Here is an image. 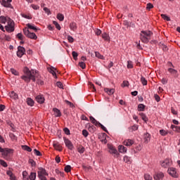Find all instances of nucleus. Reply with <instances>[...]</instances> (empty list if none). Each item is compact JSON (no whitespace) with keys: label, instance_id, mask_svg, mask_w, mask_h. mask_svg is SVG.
Returning a JSON list of instances; mask_svg holds the SVG:
<instances>
[{"label":"nucleus","instance_id":"nucleus-1","mask_svg":"<svg viewBox=\"0 0 180 180\" xmlns=\"http://www.w3.org/2000/svg\"><path fill=\"white\" fill-rule=\"evenodd\" d=\"M24 73L25 75L21 76V79H23L25 82H30V80L33 81V82H36V77H37V70H29V68H25L24 69Z\"/></svg>","mask_w":180,"mask_h":180},{"label":"nucleus","instance_id":"nucleus-2","mask_svg":"<svg viewBox=\"0 0 180 180\" xmlns=\"http://www.w3.org/2000/svg\"><path fill=\"white\" fill-rule=\"evenodd\" d=\"M153 32L151 31H141L140 33V39L143 43H148L151 40Z\"/></svg>","mask_w":180,"mask_h":180},{"label":"nucleus","instance_id":"nucleus-3","mask_svg":"<svg viewBox=\"0 0 180 180\" xmlns=\"http://www.w3.org/2000/svg\"><path fill=\"white\" fill-rule=\"evenodd\" d=\"M23 33L25 36H26V37H27L28 39L37 40V35H36L34 32H30V31H29V29L27 27H25L23 29Z\"/></svg>","mask_w":180,"mask_h":180},{"label":"nucleus","instance_id":"nucleus-4","mask_svg":"<svg viewBox=\"0 0 180 180\" xmlns=\"http://www.w3.org/2000/svg\"><path fill=\"white\" fill-rule=\"evenodd\" d=\"M160 164L162 168H169L172 165V160L169 158H166L164 160H161Z\"/></svg>","mask_w":180,"mask_h":180},{"label":"nucleus","instance_id":"nucleus-5","mask_svg":"<svg viewBox=\"0 0 180 180\" xmlns=\"http://www.w3.org/2000/svg\"><path fill=\"white\" fill-rule=\"evenodd\" d=\"M167 172L171 176H172V178H178V176H179V174L176 172L175 167H169L167 169Z\"/></svg>","mask_w":180,"mask_h":180},{"label":"nucleus","instance_id":"nucleus-6","mask_svg":"<svg viewBox=\"0 0 180 180\" xmlns=\"http://www.w3.org/2000/svg\"><path fill=\"white\" fill-rule=\"evenodd\" d=\"M108 148L109 149L108 153H110V154L119 157L120 154L117 153V150L115 147H113L112 145L108 144Z\"/></svg>","mask_w":180,"mask_h":180},{"label":"nucleus","instance_id":"nucleus-7","mask_svg":"<svg viewBox=\"0 0 180 180\" xmlns=\"http://www.w3.org/2000/svg\"><path fill=\"white\" fill-rule=\"evenodd\" d=\"M25 53H26V49H25V47L21 46H19L18 47V51H17L18 57H19L20 58H22V57L25 56Z\"/></svg>","mask_w":180,"mask_h":180},{"label":"nucleus","instance_id":"nucleus-8","mask_svg":"<svg viewBox=\"0 0 180 180\" xmlns=\"http://www.w3.org/2000/svg\"><path fill=\"white\" fill-rule=\"evenodd\" d=\"M63 140H64V143H65L66 147L68 148V150L74 149V144H72V142H71V141H70V139L64 137Z\"/></svg>","mask_w":180,"mask_h":180},{"label":"nucleus","instance_id":"nucleus-9","mask_svg":"<svg viewBox=\"0 0 180 180\" xmlns=\"http://www.w3.org/2000/svg\"><path fill=\"white\" fill-rule=\"evenodd\" d=\"M164 173L162 172H156L153 175V178L155 180H164Z\"/></svg>","mask_w":180,"mask_h":180},{"label":"nucleus","instance_id":"nucleus-10","mask_svg":"<svg viewBox=\"0 0 180 180\" xmlns=\"http://www.w3.org/2000/svg\"><path fill=\"white\" fill-rule=\"evenodd\" d=\"M48 71L49 72H50V74H52L54 78H57V73L56 72V71H57V69L56 68L51 66L48 68Z\"/></svg>","mask_w":180,"mask_h":180},{"label":"nucleus","instance_id":"nucleus-11","mask_svg":"<svg viewBox=\"0 0 180 180\" xmlns=\"http://www.w3.org/2000/svg\"><path fill=\"white\" fill-rule=\"evenodd\" d=\"M38 171V176H49V173L42 167H40Z\"/></svg>","mask_w":180,"mask_h":180},{"label":"nucleus","instance_id":"nucleus-12","mask_svg":"<svg viewBox=\"0 0 180 180\" xmlns=\"http://www.w3.org/2000/svg\"><path fill=\"white\" fill-rule=\"evenodd\" d=\"M0 2L2 6H4V8H11V9L13 8V7L12 6V4H11V3H9L8 1H6V0H2Z\"/></svg>","mask_w":180,"mask_h":180},{"label":"nucleus","instance_id":"nucleus-13","mask_svg":"<svg viewBox=\"0 0 180 180\" xmlns=\"http://www.w3.org/2000/svg\"><path fill=\"white\" fill-rule=\"evenodd\" d=\"M123 144L127 147H131V145L134 144V141L131 139H126L125 141H124Z\"/></svg>","mask_w":180,"mask_h":180},{"label":"nucleus","instance_id":"nucleus-14","mask_svg":"<svg viewBox=\"0 0 180 180\" xmlns=\"http://www.w3.org/2000/svg\"><path fill=\"white\" fill-rule=\"evenodd\" d=\"M35 99L38 103H44V97L41 95L37 96Z\"/></svg>","mask_w":180,"mask_h":180},{"label":"nucleus","instance_id":"nucleus-15","mask_svg":"<svg viewBox=\"0 0 180 180\" xmlns=\"http://www.w3.org/2000/svg\"><path fill=\"white\" fill-rule=\"evenodd\" d=\"M1 153H2L3 155H5L6 157L11 153H13V150L11 149V148H4V151Z\"/></svg>","mask_w":180,"mask_h":180},{"label":"nucleus","instance_id":"nucleus-16","mask_svg":"<svg viewBox=\"0 0 180 180\" xmlns=\"http://www.w3.org/2000/svg\"><path fill=\"white\" fill-rule=\"evenodd\" d=\"M53 110L54 112L55 117H61V111L58 110L57 108H53Z\"/></svg>","mask_w":180,"mask_h":180},{"label":"nucleus","instance_id":"nucleus-17","mask_svg":"<svg viewBox=\"0 0 180 180\" xmlns=\"http://www.w3.org/2000/svg\"><path fill=\"white\" fill-rule=\"evenodd\" d=\"M104 92L108 94V95H113L115 94V89H109V88H105Z\"/></svg>","mask_w":180,"mask_h":180},{"label":"nucleus","instance_id":"nucleus-18","mask_svg":"<svg viewBox=\"0 0 180 180\" xmlns=\"http://www.w3.org/2000/svg\"><path fill=\"white\" fill-rule=\"evenodd\" d=\"M69 26L70 30H72V32H75V30H77V29L78 28V27L77 26V23L74 22H70Z\"/></svg>","mask_w":180,"mask_h":180},{"label":"nucleus","instance_id":"nucleus-19","mask_svg":"<svg viewBox=\"0 0 180 180\" xmlns=\"http://www.w3.org/2000/svg\"><path fill=\"white\" fill-rule=\"evenodd\" d=\"M143 137L144 143H146V144L150 142V140H151V136L148 133L145 134Z\"/></svg>","mask_w":180,"mask_h":180},{"label":"nucleus","instance_id":"nucleus-20","mask_svg":"<svg viewBox=\"0 0 180 180\" xmlns=\"http://www.w3.org/2000/svg\"><path fill=\"white\" fill-rule=\"evenodd\" d=\"M119 153H127V148L124 147L122 145L118 146Z\"/></svg>","mask_w":180,"mask_h":180},{"label":"nucleus","instance_id":"nucleus-21","mask_svg":"<svg viewBox=\"0 0 180 180\" xmlns=\"http://www.w3.org/2000/svg\"><path fill=\"white\" fill-rule=\"evenodd\" d=\"M53 147L55 150H57L58 151H63V146H61L58 143H54Z\"/></svg>","mask_w":180,"mask_h":180},{"label":"nucleus","instance_id":"nucleus-22","mask_svg":"<svg viewBox=\"0 0 180 180\" xmlns=\"http://www.w3.org/2000/svg\"><path fill=\"white\" fill-rule=\"evenodd\" d=\"M102 37L103 40H105V41H110V37H109V34H108L107 33L105 32L103 33Z\"/></svg>","mask_w":180,"mask_h":180},{"label":"nucleus","instance_id":"nucleus-23","mask_svg":"<svg viewBox=\"0 0 180 180\" xmlns=\"http://www.w3.org/2000/svg\"><path fill=\"white\" fill-rule=\"evenodd\" d=\"M90 119V122H91V123H93V124H94L95 126H98V124L101 123L99 122H98L94 117L90 116L89 117Z\"/></svg>","mask_w":180,"mask_h":180},{"label":"nucleus","instance_id":"nucleus-24","mask_svg":"<svg viewBox=\"0 0 180 180\" xmlns=\"http://www.w3.org/2000/svg\"><path fill=\"white\" fill-rule=\"evenodd\" d=\"M21 148L24 150V151H27L28 153H32V148L29 147L27 145L21 146Z\"/></svg>","mask_w":180,"mask_h":180},{"label":"nucleus","instance_id":"nucleus-25","mask_svg":"<svg viewBox=\"0 0 180 180\" xmlns=\"http://www.w3.org/2000/svg\"><path fill=\"white\" fill-rule=\"evenodd\" d=\"M7 26H10L11 27H15V22H13L12 19L9 18H7Z\"/></svg>","mask_w":180,"mask_h":180},{"label":"nucleus","instance_id":"nucleus-26","mask_svg":"<svg viewBox=\"0 0 180 180\" xmlns=\"http://www.w3.org/2000/svg\"><path fill=\"white\" fill-rule=\"evenodd\" d=\"M5 29L6 32H8V33H12V32H15V27L6 25L5 26Z\"/></svg>","mask_w":180,"mask_h":180},{"label":"nucleus","instance_id":"nucleus-27","mask_svg":"<svg viewBox=\"0 0 180 180\" xmlns=\"http://www.w3.org/2000/svg\"><path fill=\"white\" fill-rule=\"evenodd\" d=\"M27 104L28 106H34V101L32 99V98H27Z\"/></svg>","mask_w":180,"mask_h":180},{"label":"nucleus","instance_id":"nucleus-28","mask_svg":"<svg viewBox=\"0 0 180 180\" xmlns=\"http://www.w3.org/2000/svg\"><path fill=\"white\" fill-rule=\"evenodd\" d=\"M140 116H141L142 120H143V122H145V123H147V122H148V117H147L146 114H144L143 112H141Z\"/></svg>","mask_w":180,"mask_h":180},{"label":"nucleus","instance_id":"nucleus-29","mask_svg":"<svg viewBox=\"0 0 180 180\" xmlns=\"http://www.w3.org/2000/svg\"><path fill=\"white\" fill-rule=\"evenodd\" d=\"M9 137L11 138L12 141H18V136H16L13 133H10Z\"/></svg>","mask_w":180,"mask_h":180},{"label":"nucleus","instance_id":"nucleus-30","mask_svg":"<svg viewBox=\"0 0 180 180\" xmlns=\"http://www.w3.org/2000/svg\"><path fill=\"white\" fill-rule=\"evenodd\" d=\"M145 109H146V105H144V104H139L138 110L139 112H144Z\"/></svg>","mask_w":180,"mask_h":180},{"label":"nucleus","instance_id":"nucleus-31","mask_svg":"<svg viewBox=\"0 0 180 180\" xmlns=\"http://www.w3.org/2000/svg\"><path fill=\"white\" fill-rule=\"evenodd\" d=\"M171 129H172V130H174V131H177L178 133L180 132V127L172 124L171 125Z\"/></svg>","mask_w":180,"mask_h":180},{"label":"nucleus","instance_id":"nucleus-32","mask_svg":"<svg viewBox=\"0 0 180 180\" xmlns=\"http://www.w3.org/2000/svg\"><path fill=\"white\" fill-rule=\"evenodd\" d=\"M36 172H31L30 176H29V179L30 180H36Z\"/></svg>","mask_w":180,"mask_h":180},{"label":"nucleus","instance_id":"nucleus-33","mask_svg":"<svg viewBox=\"0 0 180 180\" xmlns=\"http://www.w3.org/2000/svg\"><path fill=\"white\" fill-rule=\"evenodd\" d=\"M27 26L28 29H31L32 30H34L35 32H37V30H39V29H37L34 25H32L30 23L27 24Z\"/></svg>","mask_w":180,"mask_h":180},{"label":"nucleus","instance_id":"nucleus-34","mask_svg":"<svg viewBox=\"0 0 180 180\" xmlns=\"http://www.w3.org/2000/svg\"><path fill=\"white\" fill-rule=\"evenodd\" d=\"M161 18H162L164 19V20H167V22L171 21V18L165 14H161Z\"/></svg>","mask_w":180,"mask_h":180},{"label":"nucleus","instance_id":"nucleus-35","mask_svg":"<svg viewBox=\"0 0 180 180\" xmlns=\"http://www.w3.org/2000/svg\"><path fill=\"white\" fill-rule=\"evenodd\" d=\"M56 18L58 19V20H60V22H63V20H64V15L62 13H58Z\"/></svg>","mask_w":180,"mask_h":180},{"label":"nucleus","instance_id":"nucleus-36","mask_svg":"<svg viewBox=\"0 0 180 180\" xmlns=\"http://www.w3.org/2000/svg\"><path fill=\"white\" fill-rule=\"evenodd\" d=\"M77 151L79 153V154H84V153H85V148L83 146H79L77 149Z\"/></svg>","mask_w":180,"mask_h":180},{"label":"nucleus","instance_id":"nucleus-37","mask_svg":"<svg viewBox=\"0 0 180 180\" xmlns=\"http://www.w3.org/2000/svg\"><path fill=\"white\" fill-rule=\"evenodd\" d=\"M11 98H13V99H18V94L15 93V91H11L10 94Z\"/></svg>","mask_w":180,"mask_h":180},{"label":"nucleus","instance_id":"nucleus-38","mask_svg":"<svg viewBox=\"0 0 180 180\" xmlns=\"http://www.w3.org/2000/svg\"><path fill=\"white\" fill-rule=\"evenodd\" d=\"M141 82L143 86H146L148 84L147 79H146V77H141Z\"/></svg>","mask_w":180,"mask_h":180},{"label":"nucleus","instance_id":"nucleus-39","mask_svg":"<svg viewBox=\"0 0 180 180\" xmlns=\"http://www.w3.org/2000/svg\"><path fill=\"white\" fill-rule=\"evenodd\" d=\"M72 56L74 60H78V53H77L75 51H73L72 52Z\"/></svg>","mask_w":180,"mask_h":180},{"label":"nucleus","instance_id":"nucleus-40","mask_svg":"<svg viewBox=\"0 0 180 180\" xmlns=\"http://www.w3.org/2000/svg\"><path fill=\"white\" fill-rule=\"evenodd\" d=\"M153 8H154V5H153V4L151 3H148L146 5V10L147 11H150V9H153Z\"/></svg>","mask_w":180,"mask_h":180},{"label":"nucleus","instance_id":"nucleus-41","mask_svg":"<svg viewBox=\"0 0 180 180\" xmlns=\"http://www.w3.org/2000/svg\"><path fill=\"white\" fill-rule=\"evenodd\" d=\"M53 23L56 26V29H58V30H61V26L57 21H53Z\"/></svg>","mask_w":180,"mask_h":180},{"label":"nucleus","instance_id":"nucleus-42","mask_svg":"<svg viewBox=\"0 0 180 180\" xmlns=\"http://www.w3.org/2000/svg\"><path fill=\"white\" fill-rule=\"evenodd\" d=\"M0 164L1 165H2V167H4V168H6V167H8V164L6 163V162H5V160L0 159Z\"/></svg>","mask_w":180,"mask_h":180},{"label":"nucleus","instance_id":"nucleus-43","mask_svg":"<svg viewBox=\"0 0 180 180\" xmlns=\"http://www.w3.org/2000/svg\"><path fill=\"white\" fill-rule=\"evenodd\" d=\"M144 179L145 180H153V176H151L150 174H146L144 175Z\"/></svg>","mask_w":180,"mask_h":180},{"label":"nucleus","instance_id":"nucleus-44","mask_svg":"<svg viewBox=\"0 0 180 180\" xmlns=\"http://www.w3.org/2000/svg\"><path fill=\"white\" fill-rule=\"evenodd\" d=\"M98 126H99V127H101L102 129V130H103V131H105V133H108L106 127H105V126H103V124H101V122L99 123V124Z\"/></svg>","mask_w":180,"mask_h":180},{"label":"nucleus","instance_id":"nucleus-45","mask_svg":"<svg viewBox=\"0 0 180 180\" xmlns=\"http://www.w3.org/2000/svg\"><path fill=\"white\" fill-rule=\"evenodd\" d=\"M11 74H13V75H19V72H18L16 70L11 68Z\"/></svg>","mask_w":180,"mask_h":180},{"label":"nucleus","instance_id":"nucleus-46","mask_svg":"<svg viewBox=\"0 0 180 180\" xmlns=\"http://www.w3.org/2000/svg\"><path fill=\"white\" fill-rule=\"evenodd\" d=\"M25 37H23V34L22 33H18L16 35V38L18 39L19 40H23Z\"/></svg>","mask_w":180,"mask_h":180},{"label":"nucleus","instance_id":"nucleus-47","mask_svg":"<svg viewBox=\"0 0 180 180\" xmlns=\"http://www.w3.org/2000/svg\"><path fill=\"white\" fill-rule=\"evenodd\" d=\"M160 134H161V136H167L168 134V131H167L164 129H160Z\"/></svg>","mask_w":180,"mask_h":180},{"label":"nucleus","instance_id":"nucleus-48","mask_svg":"<svg viewBox=\"0 0 180 180\" xmlns=\"http://www.w3.org/2000/svg\"><path fill=\"white\" fill-rule=\"evenodd\" d=\"M79 65L82 68V70H85V68H86V65L84 62H79Z\"/></svg>","mask_w":180,"mask_h":180},{"label":"nucleus","instance_id":"nucleus-49","mask_svg":"<svg viewBox=\"0 0 180 180\" xmlns=\"http://www.w3.org/2000/svg\"><path fill=\"white\" fill-rule=\"evenodd\" d=\"M95 56L97 58H100L101 60H103V56L101 55L99 52H95Z\"/></svg>","mask_w":180,"mask_h":180},{"label":"nucleus","instance_id":"nucleus-50","mask_svg":"<svg viewBox=\"0 0 180 180\" xmlns=\"http://www.w3.org/2000/svg\"><path fill=\"white\" fill-rule=\"evenodd\" d=\"M129 84L128 81H124L121 84L122 88H125V86H129Z\"/></svg>","mask_w":180,"mask_h":180},{"label":"nucleus","instance_id":"nucleus-51","mask_svg":"<svg viewBox=\"0 0 180 180\" xmlns=\"http://www.w3.org/2000/svg\"><path fill=\"white\" fill-rule=\"evenodd\" d=\"M34 154L37 155V157H41V153L37 150V149H34Z\"/></svg>","mask_w":180,"mask_h":180},{"label":"nucleus","instance_id":"nucleus-52","mask_svg":"<svg viewBox=\"0 0 180 180\" xmlns=\"http://www.w3.org/2000/svg\"><path fill=\"white\" fill-rule=\"evenodd\" d=\"M127 68L131 69L133 68V62L131 60L127 61Z\"/></svg>","mask_w":180,"mask_h":180},{"label":"nucleus","instance_id":"nucleus-53","mask_svg":"<svg viewBox=\"0 0 180 180\" xmlns=\"http://www.w3.org/2000/svg\"><path fill=\"white\" fill-rule=\"evenodd\" d=\"M0 20L1 23H6V22H8V19H6V18H5L4 16H1Z\"/></svg>","mask_w":180,"mask_h":180},{"label":"nucleus","instance_id":"nucleus-54","mask_svg":"<svg viewBox=\"0 0 180 180\" xmlns=\"http://www.w3.org/2000/svg\"><path fill=\"white\" fill-rule=\"evenodd\" d=\"M29 162L31 165V167H36V162L33 159H30Z\"/></svg>","mask_w":180,"mask_h":180},{"label":"nucleus","instance_id":"nucleus-55","mask_svg":"<svg viewBox=\"0 0 180 180\" xmlns=\"http://www.w3.org/2000/svg\"><path fill=\"white\" fill-rule=\"evenodd\" d=\"M65 172H71V166L67 165L65 167Z\"/></svg>","mask_w":180,"mask_h":180},{"label":"nucleus","instance_id":"nucleus-56","mask_svg":"<svg viewBox=\"0 0 180 180\" xmlns=\"http://www.w3.org/2000/svg\"><path fill=\"white\" fill-rule=\"evenodd\" d=\"M168 71L170 72V74H176L178 72L176 70L172 69L171 68L168 69Z\"/></svg>","mask_w":180,"mask_h":180},{"label":"nucleus","instance_id":"nucleus-57","mask_svg":"<svg viewBox=\"0 0 180 180\" xmlns=\"http://www.w3.org/2000/svg\"><path fill=\"white\" fill-rule=\"evenodd\" d=\"M82 134H83L84 137H88L89 133L88 132V131L86 129H83Z\"/></svg>","mask_w":180,"mask_h":180},{"label":"nucleus","instance_id":"nucleus-58","mask_svg":"<svg viewBox=\"0 0 180 180\" xmlns=\"http://www.w3.org/2000/svg\"><path fill=\"white\" fill-rule=\"evenodd\" d=\"M63 131L65 133V134H67V136H70V129L67 127L63 129Z\"/></svg>","mask_w":180,"mask_h":180},{"label":"nucleus","instance_id":"nucleus-59","mask_svg":"<svg viewBox=\"0 0 180 180\" xmlns=\"http://www.w3.org/2000/svg\"><path fill=\"white\" fill-rule=\"evenodd\" d=\"M130 160H131L130 157H129L127 155L124 156V162H127V163L130 162Z\"/></svg>","mask_w":180,"mask_h":180},{"label":"nucleus","instance_id":"nucleus-60","mask_svg":"<svg viewBox=\"0 0 180 180\" xmlns=\"http://www.w3.org/2000/svg\"><path fill=\"white\" fill-rule=\"evenodd\" d=\"M44 11L46 13H47V15H50L51 13V11H50V9H49L47 7H44Z\"/></svg>","mask_w":180,"mask_h":180},{"label":"nucleus","instance_id":"nucleus-61","mask_svg":"<svg viewBox=\"0 0 180 180\" xmlns=\"http://www.w3.org/2000/svg\"><path fill=\"white\" fill-rule=\"evenodd\" d=\"M21 16H22V18H25V19H32V16L27 15L24 13L21 14Z\"/></svg>","mask_w":180,"mask_h":180},{"label":"nucleus","instance_id":"nucleus-62","mask_svg":"<svg viewBox=\"0 0 180 180\" xmlns=\"http://www.w3.org/2000/svg\"><path fill=\"white\" fill-rule=\"evenodd\" d=\"M154 98H155L156 102H160V101L161 100V98H160V96H158V94H155Z\"/></svg>","mask_w":180,"mask_h":180},{"label":"nucleus","instance_id":"nucleus-63","mask_svg":"<svg viewBox=\"0 0 180 180\" xmlns=\"http://www.w3.org/2000/svg\"><path fill=\"white\" fill-rule=\"evenodd\" d=\"M22 176L24 179L28 180L29 179H27V172L26 171L22 172Z\"/></svg>","mask_w":180,"mask_h":180},{"label":"nucleus","instance_id":"nucleus-64","mask_svg":"<svg viewBox=\"0 0 180 180\" xmlns=\"http://www.w3.org/2000/svg\"><path fill=\"white\" fill-rule=\"evenodd\" d=\"M56 85H57V87L58 88H60V89H63V83H61V82H56Z\"/></svg>","mask_w":180,"mask_h":180}]
</instances>
